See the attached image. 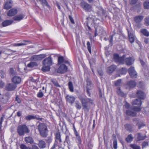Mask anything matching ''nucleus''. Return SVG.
<instances>
[{
    "label": "nucleus",
    "mask_w": 149,
    "mask_h": 149,
    "mask_svg": "<svg viewBox=\"0 0 149 149\" xmlns=\"http://www.w3.org/2000/svg\"><path fill=\"white\" fill-rule=\"evenodd\" d=\"M38 126V129L39 132L40 136L42 137H46L48 135V130L47 127L45 123H41L39 122Z\"/></svg>",
    "instance_id": "nucleus-1"
},
{
    "label": "nucleus",
    "mask_w": 149,
    "mask_h": 149,
    "mask_svg": "<svg viewBox=\"0 0 149 149\" xmlns=\"http://www.w3.org/2000/svg\"><path fill=\"white\" fill-rule=\"evenodd\" d=\"M28 128L25 125H20L17 128V132L19 136H23L25 133H28L29 132Z\"/></svg>",
    "instance_id": "nucleus-2"
},
{
    "label": "nucleus",
    "mask_w": 149,
    "mask_h": 149,
    "mask_svg": "<svg viewBox=\"0 0 149 149\" xmlns=\"http://www.w3.org/2000/svg\"><path fill=\"white\" fill-rule=\"evenodd\" d=\"M80 100L82 104L84 109L88 110V104L89 103L92 104L93 100L89 98L81 97Z\"/></svg>",
    "instance_id": "nucleus-3"
},
{
    "label": "nucleus",
    "mask_w": 149,
    "mask_h": 149,
    "mask_svg": "<svg viewBox=\"0 0 149 149\" xmlns=\"http://www.w3.org/2000/svg\"><path fill=\"white\" fill-rule=\"evenodd\" d=\"M125 57V55H123L120 57L119 55L116 54L114 55V59L116 62H118L120 64H124V59Z\"/></svg>",
    "instance_id": "nucleus-4"
},
{
    "label": "nucleus",
    "mask_w": 149,
    "mask_h": 149,
    "mask_svg": "<svg viewBox=\"0 0 149 149\" xmlns=\"http://www.w3.org/2000/svg\"><path fill=\"white\" fill-rule=\"evenodd\" d=\"M25 119L27 120H30L32 119H36L42 121L44 119L43 118H39L38 115H28L25 117Z\"/></svg>",
    "instance_id": "nucleus-5"
},
{
    "label": "nucleus",
    "mask_w": 149,
    "mask_h": 149,
    "mask_svg": "<svg viewBox=\"0 0 149 149\" xmlns=\"http://www.w3.org/2000/svg\"><path fill=\"white\" fill-rule=\"evenodd\" d=\"M46 57L45 54H40L39 55H36L32 56L31 57V59L34 61H38L42 60L43 58Z\"/></svg>",
    "instance_id": "nucleus-6"
},
{
    "label": "nucleus",
    "mask_w": 149,
    "mask_h": 149,
    "mask_svg": "<svg viewBox=\"0 0 149 149\" xmlns=\"http://www.w3.org/2000/svg\"><path fill=\"white\" fill-rule=\"evenodd\" d=\"M128 71L130 75L132 78H135L137 77V74L134 67H130L129 68Z\"/></svg>",
    "instance_id": "nucleus-7"
},
{
    "label": "nucleus",
    "mask_w": 149,
    "mask_h": 149,
    "mask_svg": "<svg viewBox=\"0 0 149 149\" xmlns=\"http://www.w3.org/2000/svg\"><path fill=\"white\" fill-rule=\"evenodd\" d=\"M68 68L64 64L60 65L57 70V72L59 73L63 74L66 72L67 71Z\"/></svg>",
    "instance_id": "nucleus-8"
},
{
    "label": "nucleus",
    "mask_w": 149,
    "mask_h": 149,
    "mask_svg": "<svg viewBox=\"0 0 149 149\" xmlns=\"http://www.w3.org/2000/svg\"><path fill=\"white\" fill-rule=\"evenodd\" d=\"M136 85V82L133 81H131L128 82L125 85V88L127 89H130L134 88Z\"/></svg>",
    "instance_id": "nucleus-9"
},
{
    "label": "nucleus",
    "mask_w": 149,
    "mask_h": 149,
    "mask_svg": "<svg viewBox=\"0 0 149 149\" xmlns=\"http://www.w3.org/2000/svg\"><path fill=\"white\" fill-rule=\"evenodd\" d=\"M135 136L136 138V140L138 141L143 140L147 138L146 134H145L143 135L141 133H137L136 134Z\"/></svg>",
    "instance_id": "nucleus-10"
},
{
    "label": "nucleus",
    "mask_w": 149,
    "mask_h": 149,
    "mask_svg": "<svg viewBox=\"0 0 149 149\" xmlns=\"http://www.w3.org/2000/svg\"><path fill=\"white\" fill-rule=\"evenodd\" d=\"M124 58V63H125L126 65L128 66L132 65L134 63V60L132 57H130L125 58Z\"/></svg>",
    "instance_id": "nucleus-11"
},
{
    "label": "nucleus",
    "mask_w": 149,
    "mask_h": 149,
    "mask_svg": "<svg viewBox=\"0 0 149 149\" xmlns=\"http://www.w3.org/2000/svg\"><path fill=\"white\" fill-rule=\"evenodd\" d=\"M42 63L44 65L50 66L52 65V58L51 56H49L44 59L42 61Z\"/></svg>",
    "instance_id": "nucleus-12"
},
{
    "label": "nucleus",
    "mask_w": 149,
    "mask_h": 149,
    "mask_svg": "<svg viewBox=\"0 0 149 149\" xmlns=\"http://www.w3.org/2000/svg\"><path fill=\"white\" fill-rule=\"evenodd\" d=\"M13 6V1L11 0H8L4 5V8L8 10Z\"/></svg>",
    "instance_id": "nucleus-13"
},
{
    "label": "nucleus",
    "mask_w": 149,
    "mask_h": 149,
    "mask_svg": "<svg viewBox=\"0 0 149 149\" xmlns=\"http://www.w3.org/2000/svg\"><path fill=\"white\" fill-rule=\"evenodd\" d=\"M38 147L40 149H44L47 146L46 142L43 140L42 139H40L38 140Z\"/></svg>",
    "instance_id": "nucleus-14"
},
{
    "label": "nucleus",
    "mask_w": 149,
    "mask_h": 149,
    "mask_svg": "<svg viewBox=\"0 0 149 149\" xmlns=\"http://www.w3.org/2000/svg\"><path fill=\"white\" fill-rule=\"evenodd\" d=\"M66 101L72 105L74 102L75 98L73 96L67 95L66 97Z\"/></svg>",
    "instance_id": "nucleus-15"
},
{
    "label": "nucleus",
    "mask_w": 149,
    "mask_h": 149,
    "mask_svg": "<svg viewBox=\"0 0 149 149\" xmlns=\"http://www.w3.org/2000/svg\"><path fill=\"white\" fill-rule=\"evenodd\" d=\"M17 13V10L15 8H12L8 11L7 13V16L11 17L15 15Z\"/></svg>",
    "instance_id": "nucleus-16"
},
{
    "label": "nucleus",
    "mask_w": 149,
    "mask_h": 149,
    "mask_svg": "<svg viewBox=\"0 0 149 149\" xmlns=\"http://www.w3.org/2000/svg\"><path fill=\"white\" fill-rule=\"evenodd\" d=\"M133 121L136 123H137L136 125L138 126L139 129H140L141 128L145 126V124L142 121H138L137 119L135 118L133 120Z\"/></svg>",
    "instance_id": "nucleus-17"
},
{
    "label": "nucleus",
    "mask_w": 149,
    "mask_h": 149,
    "mask_svg": "<svg viewBox=\"0 0 149 149\" xmlns=\"http://www.w3.org/2000/svg\"><path fill=\"white\" fill-rule=\"evenodd\" d=\"M136 96L140 99H144L145 95L144 93L141 91H138L136 92Z\"/></svg>",
    "instance_id": "nucleus-18"
},
{
    "label": "nucleus",
    "mask_w": 149,
    "mask_h": 149,
    "mask_svg": "<svg viewBox=\"0 0 149 149\" xmlns=\"http://www.w3.org/2000/svg\"><path fill=\"white\" fill-rule=\"evenodd\" d=\"M126 114L128 116L132 117L135 116L136 115V112L132 110V108L127 110L126 111Z\"/></svg>",
    "instance_id": "nucleus-19"
},
{
    "label": "nucleus",
    "mask_w": 149,
    "mask_h": 149,
    "mask_svg": "<svg viewBox=\"0 0 149 149\" xmlns=\"http://www.w3.org/2000/svg\"><path fill=\"white\" fill-rule=\"evenodd\" d=\"M81 5L82 8L86 11H88L91 8L90 6L85 2H81Z\"/></svg>",
    "instance_id": "nucleus-20"
},
{
    "label": "nucleus",
    "mask_w": 149,
    "mask_h": 149,
    "mask_svg": "<svg viewBox=\"0 0 149 149\" xmlns=\"http://www.w3.org/2000/svg\"><path fill=\"white\" fill-rule=\"evenodd\" d=\"M24 141L27 144H31L34 143V140L33 138L30 136H29L25 138Z\"/></svg>",
    "instance_id": "nucleus-21"
},
{
    "label": "nucleus",
    "mask_w": 149,
    "mask_h": 149,
    "mask_svg": "<svg viewBox=\"0 0 149 149\" xmlns=\"http://www.w3.org/2000/svg\"><path fill=\"white\" fill-rule=\"evenodd\" d=\"M16 87V85L13 84H9L7 86V89L8 91H12L14 90Z\"/></svg>",
    "instance_id": "nucleus-22"
},
{
    "label": "nucleus",
    "mask_w": 149,
    "mask_h": 149,
    "mask_svg": "<svg viewBox=\"0 0 149 149\" xmlns=\"http://www.w3.org/2000/svg\"><path fill=\"white\" fill-rule=\"evenodd\" d=\"M21 80V78L17 76H14L12 79V81L15 84H19Z\"/></svg>",
    "instance_id": "nucleus-23"
},
{
    "label": "nucleus",
    "mask_w": 149,
    "mask_h": 149,
    "mask_svg": "<svg viewBox=\"0 0 149 149\" xmlns=\"http://www.w3.org/2000/svg\"><path fill=\"white\" fill-rule=\"evenodd\" d=\"M116 68V67L115 65H112L107 68V72L109 74L111 73L115 70Z\"/></svg>",
    "instance_id": "nucleus-24"
},
{
    "label": "nucleus",
    "mask_w": 149,
    "mask_h": 149,
    "mask_svg": "<svg viewBox=\"0 0 149 149\" xmlns=\"http://www.w3.org/2000/svg\"><path fill=\"white\" fill-rule=\"evenodd\" d=\"M143 16L142 15L137 16L134 17V20L136 23H139L143 20Z\"/></svg>",
    "instance_id": "nucleus-25"
},
{
    "label": "nucleus",
    "mask_w": 149,
    "mask_h": 149,
    "mask_svg": "<svg viewBox=\"0 0 149 149\" xmlns=\"http://www.w3.org/2000/svg\"><path fill=\"white\" fill-rule=\"evenodd\" d=\"M24 15L23 14H20L17 15L13 17V19L14 21H19L24 17Z\"/></svg>",
    "instance_id": "nucleus-26"
},
{
    "label": "nucleus",
    "mask_w": 149,
    "mask_h": 149,
    "mask_svg": "<svg viewBox=\"0 0 149 149\" xmlns=\"http://www.w3.org/2000/svg\"><path fill=\"white\" fill-rule=\"evenodd\" d=\"M141 100L139 99H136L133 101L132 103V105L141 106L142 104V102Z\"/></svg>",
    "instance_id": "nucleus-27"
},
{
    "label": "nucleus",
    "mask_w": 149,
    "mask_h": 149,
    "mask_svg": "<svg viewBox=\"0 0 149 149\" xmlns=\"http://www.w3.org/2000/svg\"><path fill=\"white\" fill-rule=\"evenodd\" d=\"M128 37L129 41L131 43H132L134 42L135 37L132 34L128 32Z\"/></svg>",
    "instance_id": "nucleus-28"
},
{
    "label": "nucleus",
    "mask_w": 149,
    "mask_h": 149,
    "mask_svg": "<svg viewBox=\"0 0 149 149\" xmlns=\"http://www.w3.org/2000/svg\"><path fill=\"white\" fill-rule=\"evenodd\" d=\"M13 21L11 20H7L3 22L2 25L3 26H6L9 25L11 24Z\"/></svg>",
    "instance_id": "nucleus-29"
},
{
    "label": "nucleus",
    "mask_w": 149,
    "mask_h": 149,
    "mask_svg": "<svg viewBox=\"0 0 149 149\" xmlns=\"http://www.w3.org/2000/svg\"><path fill=\"white\" fill-rule=\"evenodd\" d=\"M55 138L56 140H58L60 143L62 142L61 139V135L59 131L57 132L55 134Z\"/></svg>",
    "instance_id": "nucleus-30"
},
{
    "label": "nucleus",
    "mask_w": 149,
    "mask_h": 149,
    "mask_svg": "<svg viewBox=\"0 0 149 149\" xmlns=\"http://www.w3.org/2000/svg\"><path fill=\"white\" fill-rule=\"evenodd\" d=\"M141 33L144 36L148 37L149 36V32L146 29H142L140 30Z\"/></svg>",
    "instance_id": "nucleus-31"
},
{
    "label": "nucleus",
    "mask_w": 149,
    "mask_h": 149,
    "mask_svg": "<svg viewBox=\"0 0 149 149\" xmlns=\"http://www.w3.org/2000/svg\"><path fill=\"white\" fill-rule=\"evenodd\" d=\"M9 74L10 76H13L17 74V72L13 68H11L9 70Z\"/></svg>",
    "instance_id": "nucleus-32"
},
{
    "label": "nucleus",
    "mask_w": 149,
    "mask_h": 149,
    "mask_svg": "<svg viewBox=\"0 0 149 149\" xmlns=\"http://www.w3.org/2000/svg\"><path fill=\"white\" fill-rule=\"evenodd\" d=\"M38 65L37 63L33 62H31L27 65V66L29 68H32L34 66H37Z\"/></svg>",
    "instance_id": "nucleus-33"
},
{
    "label": "nucleus",
    "mask_w": 149,
    "mask_h": 149,
    "mask_svg": "<svg viewBox=\"0 0 149 149\" xmlns=\"http://www.w3.org/2000/svg\"><path fill=\"white\" fill-rule=\"evenodd\" d=\"M68 86L70 91L73 92L74 91L73 86L72 82L69 81L68 83Z\"/></svg>",
    "instance_id": "nucleus-34"
},
{
    "label": "nucleus",
    "mask_w": 149,
    "mask_h": 149,
    "mask_svg": "<svg viewBox=\"0 0 149 149\" xmlns=\"http://www.w3.org/2000/svg\"><path fill=\"white\" fill-rule=\"evenodd\" d=\"M133 138L131 134L129 135L126 139V141L128 142H130L133 140Z\"/></svg>",
    "instance_id": "nucleus-35"
},
{
    "label": "nucleus",
    "mask_w": 149,
    "mask_h": 149,
    "mask_svg": "<svg viewBox=\"0 0 149 149\" xmlns=\"http://www.w3.org/2000/svg\"><path fill=\"white\" fill-rule=\"evenodd\" d=\"M50 69V66L46 65L42 67V70L44 72H45L49 71Z\"/></svg>",
    "instance_id": "nucleus-36"
},
{
    "label": "nucleus",
    "mask_w": 149,
    "mask_h": 149,
    "mask_svg": "<svg viewBox=\"0 0 149 149\" xmlns=\"http://www.w3.org/2000/svg\"><path fill=\"white\" fill-rule=\"evenodd\" d=\"M143 6L145 9H149V1L146 0L143 3Z\"/></svg>",
    "instance_id": "nucleus-37"
},
{
    "label": "nucleus",
    "mask_w": 149,
    "mask_h": 149,
    "mask_svg": "<svg viewBox=\"0 0 149 149\" xmlns=\"http://www.w3.org/2000/svg\"><path fill=\"white\" fill-rule=\"evenodd\" d=\"M125 128L127 130L130 131L132 128V126L131 124H127L125 125Z\"/></svg>",
    "instance_id": "nucleus-38"
},
{
    "label": "nucleus",
    "mask_w": 149,
    "mask_h": 149,
    "mask_svg": "<svg viewBox=\"0 0 149 149\" xmlns=\"http://www.w3.org/2000/svg\"><path fill=\"white\" fill-rule=\"evenodd\" d=\"M64 58L63 56H60L58 57V63L60 64L63 63Z\"/></svg>",
    "instance_id": "nucleus-39"
},
{
    "label": "nucleus",
    "mask_w": 149,
    "mask_h": 149,
    "mask_svg": "<svg viewBox=\"0 0 149 149\" xmlns=\"http://www.w3.org/2000/svg\"><path fill=\"white\" fill-rule=\"evenodd\" d=\"M91 84V83L90 82H87V91L86 92L88 95V96H90V89L89 88V86Z\"/></svg>",
    "instance_id": "nucleus-40"
},
{
    "label": "nucleus",
    "mask_w": 149,
    "mask_h": 149,
    "mask_svg": "<svg viewBox=\"0 0 149 149\" xmlns=\"http://www.w3.org/2000/svg\"><path fill=\"white\" fill-rule=\"evenodd\" d=\"M65 141L69 145H70V140L69 135V134L66 135L65 136Z\"/></svg>",
    "instance_id": "nucleus-41"
},
{
    "label": "nucleus",
    "mask_w": 149,
    "mask_h": 149,
    "mask_svg": "<svg viewBox=\"0 0 149 149\" xmlns=\"http://www.w3.org/2000/svg\"><path fill=\"white\" fill-rule=\"evenodd\" d=\"M39 1L43 5H45L47 7H49V6L46 0H39Z\"/></svg>",
    "instance_id": "nucleus-42"
},
{
    "label": "nucleus",
    "mask_w": 149,
    "mask_h": 149,
    "mask_svg": "<svg viewBox=\"0 0 149 149\" xmlns=\"http://www.w3.org/2000/svg\"><path fill=\"white\" fill-rule=\"evenodd\" d=\"M130 146L133 149H140V147L139 146L135 144H131Z\"/></svg>",
    "instance_id": "nucleus-43"
},
{
    "label": "nucleus",
    "mask_w": 149,
    "mask_h": 149,
    "mask_svg": "<svg viewBox=\"0 0 149 149\" xmlns=\"http://www.w3.org/2000/svg\"><path fill=\"white\" fill-rule=\"evenodd\" d=\"M119 71L121 74H125L127 72V69L126 68H122L119 70Z\"/></svg>",
    "instance_id": "nucleus-44"
},
{
    "label": "nucleus",
    "mask_w": 149,
    "mask_h": 149,
    "mask_svg": "<svg viewBox=\"0 0 149 149\" xmlns=\"http://www.w3.org/2000/svg\"><path fill=\"white\" fill-rule=\"evenodd\" d=\"M149 143L148 141H143L142 143V147L143 148H145L146 146H148Z\"/></svg>",
    "instance_id": "nucleus-45"
},
{
    "label": "nucleus",
    "mask_w": 149,
    "mask_h": 149,
    "mask_svg": "<svg viewBox=\"0 0 149 149\" xmlns=\"http://www.w3.org/2000/svg\"><path fill=\"white\" fill-rule=\"evenodd\" d=\"M75 106L77 109H80L81 108V106L80 104V103L78 101H76L75 103Z\"/></svg>",
    "instance_id": "nucleus-46"
},
{
    "label": "nucleus",
    "mask_w": 149,
    "mask_h": 149,
    "mask_svg": "<svg viewBox=\"0 0 149 149\" xmlns=\"http://www.w3.org/2000/svg\"><path fill=\"white\" fill-rule=\"evenodd\" d=\"M20 148L21 149H30V148L27 147L24 144H21Z\"/></svg>",
    "instance_id": "nucleus-47"
},
{
    "label": "nucleus",
    "mask_w": 149,
    "mask_h": 149,
    "mask_svg": "<svg viewBox=\"0 0 149 149\" xmlns=\"http://www.w3.org/2000/svg\"><path fill=\"white\" fill-rule=\"evenodd\" d=\"M0 75L2 78H4L6 76L5 72L1 70L0 72Z\"/></svg>",
    "instance_id": "nucleus-48"
},
{
    "label": "nucleus",
    "mask_w": 149,
    "mask_h": 149,
    "mask_svg": "<svg viewBox=\"0 0 149 149\" xmlns=\"http://www.w3.org/2000/svg\"><path fill=\"white\" fill-rule=\"evenodd\" d=\"M132 110L134 111H139L141 110V109L139 107H134L132 108Z\"/></svg>",
    "instance_id": "nucleus-49"
},
{
    "label": "nucleus",
    "mask_w": 149,
    "mask_h": 149,
    "mask_svg": "<svg viewBox=\"0 0 149 149\" xmlns=\"http://www.w3.org/2000/svg\"><path fill=\"white\" fill-rule=\"evenodd\" d=\"M121 83V79H119L115 81V85L116 86H120Z\"/></svg>",
    "instance_id": "nucleus-50"
},
{
    "label": "nucleus",
    "mask_w": 149,
    "mask_h": 149,
    "mask_svg": "<svg viewBox=\"0 0 149 149\" xmlns=\"http://www.w3.org/2000/svg\"><path fill=\"white\" fill-rule=\"evenodd\" d=\"M87 47L88 50L90 53H91V47L90 43L89 42H88L87 43Z\"/></svg>",
    "instance_id": "nucleus-51"
},
{
    "label": "nucleus",
    "mask_w": 149,
    "mask_h": 149,
    "mask_svg": "<svg viewBox=\"0 0 149 149\" xmlns=\"http://www.w3.org/2000/svg\"><path fill=\"white\" fill-rule=\"evenodd\" d=\"M45 141L48 143H50L52 142V137L50 136L47 137Z\"/></svg>",
    "instance_id": "nucleus-52"
},
{
    "label": "nucleus",
    "mask_w": 149,
    "mask_h": 149,
    "mask_svg": "<svg viewBox=\"0 0 149 149\" xmlns=\"http://www.w3.org/2000/svg\"><path fill=\"white\" fill-rule=\"evenodd\" d=\"M44 95L43 93L41 90H40L39 92L38 93L37 96L38 97L41 98Z\"/></svg>",
    "instance_id": "nucleus-53"
},
{
    "label": "nucleus",
    "mask_w": 149,
    "mask_h": 149,
    "mask_svg": "<svg viewBox=\"0 0 149 149\" xmlns=\"http://www.w3.org/2000/svg\"><path fill=\"white\" fill-rule=\"evenodd\" d=\"M145 25L146 26L149 25V17H146L144 19Z\"/></svg>",
    "instance_id": "nucleus-54"
},
{
    "label": "nucleus",
    "mask_w": 149,
    "mask_h": 149,
    "mask_svg": "<svg viewBox=\"0 0 149 149\" xmlns=\"http://www.w3.org/2000/svg\"><path fill=\"white\" fill-rule=\"evenodd\" d=\"M117 141L116 139H115L113 141V147L114 149L117 148Z\"/></svg>",
    "instance_id": "nucleus-55"
},
{
    "label": "nucleus",
    "mask_w": 149,
    "mask_h": 149,
    "mask_svg": "<svg viewBox=\"0 0 149 149\" xmlns=\"http://www.w3.org/2000/svg\"><path fill=\"white\" fill-rule=\"evenodd\" d=\"M89 63L90 65V67L91 68L92 71L93 72V59H91L89 61Z\"/></svg>",
    "instance_id": "nucleus-56"
},
{
    "label": "nucleus",
    "mask_w": 149,
    "mask_h": 149,
    "mask_svg": "<svg viewBox=\"0 0 149 149\" xmlns=\"http://www.w3.org/2000/svg\"><path fill=\"white\" fill-rule=\"evenodd\" d=\"M26 44L25 43H15L12 44V45H13V46H22V45H26Z\"/></svg>",
    "instance_id": "nucleus-57"
},
{
    "label": "nucleus",
    "mask_w": 149,
    "mask_h": 149,
    "mask_svg": "<svg viewBox=\"0 0 149 149\" xmlns=\"http://www.w3.org/2000/svg\"><path fill=\"white\" fill-rule=\"evenodd\" d=\"M100 13L102 15H104L105 13V10L101 7H100L99 11Z\"/></svg>",
    "instance_id": "nucleus-58"
},
{
    "label": "nucleus",
    "mask_w": 149,
    "mask_h": 149,
    "mask_svg": "<svg viewBox=\"0 0 149 149\" xmlns=\"http://www.w3.org/2000/svg\"><path fill=\"white\" fill-rule=\"evenodd\" d=\"M76 139L77 140V141H78L77 142L79 144H81V140L80 137L79 135L76 136Z\"/></svg>",
    "instance_id": "nucleus-59"
},
{
    "label": "nucleus",
    "mask_w": 149,
    "mask_h": 149,
    "mask_svg": "<svg viewBox=\"0 0 149 149\" xmlns=\"http://www.w3.org/2000/svg\"><path fill=\"white\" fill-rule=\"evenodd\" d=\"M39 147L35 145H33L32 146L31 148H30V149H39Z\"/></svg>",
    "instance_id": "nucleus-60"
},
{
    "label": "nucleus",
    "mask_w": 149,
    "mask_h": 149,
    "mask_svg": "<svg viewBox=\"0 0 149 149\" xmlns=\"http://www.w3.org/2000/svg\"><path fill=\"white\" fill-rule=\"evenodd\" d=\"M52 82L54 84V85L55 86H56L60 87V85L58 84L56 81H53Z\"/></svg>",
    "instance_id": "nucleus-61"
},
{
    "label": "nucleus",
    "mask_w": 149,
    "mask_h": 149,
    "mask_svg": "<svg viewBox=\"0 0 149 149\" xmlns=\"http://www.w3.org/2000/svg\"><path fill=\"white\" fill-rule=\"evenodd\" d=\"M114 35H111L109 36V41L110 42V43L111 44H112V42L113 41V37Z\"/></svg>",
    "instance_id": "nucleus-62"
},
{
    "label": "nucleus",
    "mask_w": 149,
    "mask_h": 149,
    "mask_svg": "<svg viewBox=\"0 0 149 149\" xmlns=\"http://www.w3.org/2000/svg\"><path fill=\"white\" fill-rule=\"evenodd\" d=\"M69 17L70 19V21L71 23L72 24H74L75 23L74 22L73 18L71 17V16L69 15Z\"/></svg>",
    "instance_id": "nucleus-63"
},
{
    "label": "nucleus",
    "mask_w": 149,
    "mask_h": 149,
    "mask_svg": "<svg viewBox=\"0 0 149 149\" xmlns=\"http://www.w3.org/2000/svg\"><path fill=\"white\" fill-rule=\"evenodd\" d=\"M4 85V83L1 80H0V88H2Z\"/></svg>",
    "instance_id": "nucleus-64"
}]
</instances>
